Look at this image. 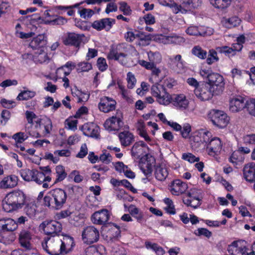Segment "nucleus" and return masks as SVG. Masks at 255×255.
I'll list each match as a JSON object with an SVG mask.
<instances>
[{
    "mask_svg": "<svg viewBox=\"0 0 255 255\" xmlns=\"http://www.w3.org/2000/svg\"><path fill=\"white\" fill-rule=\"evenodd\" d=\"M200 74L214 95L220 96L223 93L225 90V82L222 75L205 69H201Z\"/></svg>",
    "mask_w": 255,
    "mask_h": 255,
    "instance_id": "nucleus-1",
    "label": "nucleus"
},
{
    "mask_svg": "<svg viewBox=\"0 0 255 255\" xmlns=\"http://www.w3.org/2000/svg\"><path fill=\"white\" fill-rule=\"evenodd\" d=\"M25 204V194L20 190H14L6 195L3 200L2 208L9 213L21 209Z\"/></svg>",
    "mask_w": 255,
    "mask_h": 255,
    "instance_id": "nucleus-2",
    "label": "nucleus"
},
{
    "mask_svg": "<svg viewBox=\"0 0 255 255\" xmlns=\"http://www.w3.org/2000/svg\"><path fill=\"white\" fill-rule=\"evenodd\" d=\"M209 117L215 126L221 128L226 127L230 121V118L225 112L218 110H212Z\"/></svg>",
    "mask_w": 255,
    "mask_h": 255,
    "instance_id": "nucleus-3",
    "label": "nucleus"
},
{
    "mask_svg": "<svg viewBox=\"0 0 255 255\" xmlns=\"http://www.w3.org/2000/svg\"><path fill=\"white\" fill-rule=\"evenodd\" d=\"M41 228L47 235L52 237L59 235L62 229V224L56 221H45L40 225Z\"/></svg>",
    "mask_w": 255,
    "mask_h": 255,
    "instance_id": "nucleus-4",
    "label": "nucleus"
},
{
    "mask_svg": "<svg viewBox=\"0 0 255 255\" xmlns=\"http://www.w3.org/2000/svg\"><path fill=\"white\" fill-rule=\"evenodd\" d=\"M99 237V230L93 226L85 227L82 233V240L87 244L91 245L97 242Z\"/></svg>",
    "mask_w": 255,
    "mask_h": 255,
    "instance_id": "nucleus-5",
    "label": "nucleus"
},
{
    "mask_svg": "<svg viewBox=\"0 0 255 255\" xmlns=\"http://www.w3.org/2000/svg\"><path fill=\"white\" fill-rule=\"evenodd\" d=\"M123 116L122 113H117V115L107 119L104 127L109 131H117L120 130L124 126Z\"/></svg>",
    "mask_w": 255,
    "mask_h": 255,
    "instance_id": "nucleus-6",
    "label": "nucleus"
},
{
    "mask_svg": "<svg viewBox=\"0 0 255 255\" xmlns=\"http://www.w3.org/2000/svg\"><path fill=\"white\" fill-rule=\"evenodd\" d=\"M61 244L59 249V245L57 246L56 250L51 252L52 255H64L68 253L74 246V239L69 236H65L62 240H61Z\"/></svg>",
    "mask_w": 255,
    "mask_h": 255,
    "instance_id": "nucleus-7",
    "label": "nucleus"
},
{
    "mask_svg": "<svg viewBox=\"0 0 255 255\" xmlns=\"http://www.w3.org/2000/svg\"><path fill=\"white\" fill-rule=\"evenodd\" d=\"M20 175L23 180L26 181H34L38 184L44 179L43 173L36 170L25 169L20 171Z\"/></svg>",
    "mask_w": 255,
    "mask_h": 255,
    "instance_id": "nucleus-8",
    "label": "nucleus"
},
{
    "mask_svg": "<svg viewBox=\"0 0 255 255\" xmlns=\"http://www.w3.org/2000/svg\"><path fill=\"white\" fill-rule=\"evenodd\" d=\"M194 93L196 97L201 101H206L211 100L213 96H216L212 92V90L205 83H202L196 89L194 90Z\"/></svg>",
    "mask_w": 255,
    "mask_h": 255,
    "instance_id": "nucleus-9",
    "label": "nucleus"
},
{
    "mask_svg": "<svg viewBox=\"0 0 255 255\" xmlns=\"http://www.w3.org/2000/svg\"><path fill=\"white\" fill-rule=\"evenodd\" d=\"M85 37L84 34L68 32L63 40V43L65 45L74 46L75 48H79Z\"/></svg>",
    "mask_w": 255,
    "mask_h": 255,
    "instance_id": "nucleus-10",
    "label": "nucleus"
},
{
    "mask_svg": "<svg viewBox=\"0 0 255 255\" xmlns=\"http://www.w3.org/2000/svg\"><path fill=\"white\" fill-rule=\"evenodd\" d=\"M116 23V20L114 18L106 17L100 20H95L91 24V26L97 31L105 30L106 31H109Z\"/></svg>",
    "mask_w": 255,
    "mask_h": 255,
    "instance_id": "nucleus-11",
    "label": "nucleus"
},
{
    "mask_svg": "<svg viewBox=\"0 0 255 255\" xmlns=\"http://www.w3.org/2000/svg\"><path fill=\"white\" fill-rule=\"evenodd\" d=\"M247 101L246 98L240 95L233 97L230 100V110L233 113L240 112L245 108L247 109Z\"/></svg>",
    "mask_w": 255,
    "mask_h": 255,
    "instance_id": "nucleus-12",
    "label": "nucleus"
},
{
    "mask_svg": "<svg viewBox=\"0 0 255 255\" xmlns=\"http://www.w3.org/2000/svg\"><path fill=\"white\" fill-rule=\"evenodd\" d=\"M245 243L244 241H234L228 246L227 250L229 253L233 255H249L248 249L244 245Z\"/></svg>",
    "mask_w": 255,
    "mask_h": 255,
    "instance_id": "nucleus-13",
    "label": "nucleus"
},
{
    "mask_svg": "<svg viewBox=\"0 0 255 255\" xmlns=\"http://www.w3.org/2000/svg\"><path fill=\"white\" fill-rule=\"evenodd\" d=\"M110 216L109 211L104 209L95 212L91 216V221L94 224L104 225L108 222Z\"/></svg>",
    "mask_w": 255,
    "mask_h": 255,
    "instance_id": "nucleus-14",
    "label": "nucleus"
},
{
    "mask_svg": "<svg viewBox=\"0 0 255 255\" xmlns=\"http://www.w3.org/2000/svg\"><path fill=\"white\" fill-rule=\"evenodd\" d=\"M117 102L112 98L103 97L101 98L98 104V108L100 111L107 113L115 110Z\"/></svg>",
    "mask_w": 255,
    "mask_h": 255,
    "instance_id": "nucleus-15",
    "label": "nucleus"
},
{
    "mask_svg": "<svg viewBox=\"0 0 255 255\" xmlns=\"http://www.w3.org/2000/svg\"><path fill=\"white\" fill-rule=\"evenodd\" d=\"M81 130L86 136L95 138H99L100 136V127L94 123H87L83 125Z\"/></svg>",
    "mask_w": 255,
    "mask_h": 255,
    "instance_id": "nucleus-16",
    "label": "nucleus"
},
{
    "mask_svg": "<svg viewBox=\"0 0 255 255\" xmlns=\"http://www.w3.org/2000/svg\"><path fill=\"white\" fill-rule=\"evenodd\" d=\"M146 148H147V146L144 141H138L136 142L131 148V155L133 157H136L139 159H142L144 156H146L145 159H147V154L144 151Z\"/></svg>",
    "mask_w": 255,
    "mask_h": 255,
    "instance_id": "nucleus-17",
    "label": "nucleus"
},
{
    "mask_svg": "<svg viewBox=\"0 0 255 255\" xmlns=\"http://www.w3.org/2000/svg\"><path fill=\"white\" fill-rule=\"evenodd\" d=\"M47 38L44 34H39L33 38L29 44L32 49L40 50L47 49Z\"/></svg>",
    "mask_w": 255,
    "mask_h": 255,
    "instance_id": "nucleus-18",
    "label": "nucleus"
},
{
    "mask_svg": "<svg viewBox=\"0 0 255 255\" xmlns=\"http://www.w3.org/2000/svg\"><path fill=\"white\" fill-rule=\"evenodd\" d=\"M196 4V2L192 4H189L186 2H182L181 4L178 5L174 1H173L168 6L172 9L173 12L175 14L179 12L185 14L188 11H190L195 9Z\"/></svg>",
    "mask_w": 255,
    "mask_h": 255,
    "instance_id": "nucleus-19",
    "label": "nucleus"
},
{
    "mask_svg": "<svg viewBox=\"0 0 255 255\" xmlns=\"http://www.w3.org/2000/svg\"><path fill=\"white\" fill-rule=\"evenodd\" d=\"M120 149L113 146H108L107 149L102 151V154L99 156V159H110L115 157L121 158L123 155L122 153H119Z\"/></svg>",
    "mask_w": 255,
    "mask_h": 255,
    "instance_id": "nucleus-20",
    "label": "nucleus"
},
{
    "mask_svg": "<svg viewBox=\"0 0 255 255\" xmlns=\"http://www.w3.org/2000/svg\"><path fill=\"white\" fill-rule=\"evenodd\" d=\"M187 189V184L178 179L174 180L170 186L171 193L177 196L185 193Z\"/></svg>",
    "mask_w": 255,
    "mask_h": 255,
    "instance_id": "nucleus-21",
    "label": "nucleus"
},
{
    "mask_svg": "<svg viewBox=\"0 0 255 255\" xmlns=\"http://www.w3.org/2000/svg\"><path fill=\"white\" fill-rule=\"evenodd\" d=\"M171 103L177 108L186 109L188 106L189 101L185 95L180 94L172 96Z\"/></svg>",
    "mask_w": 255,
    "mask_h": 255,
    "instance_id": "nucleus-22",
    "label": "nucleus"
},
{
    "mask_svg": "<svg viewBox=\"0 0 255 255\" xmlns=\"http://www.w3.org/2000/svg\"><path fill=\"white\" fill-rule=\"evenodd\" d=\"M76 64L72 61H68L66 64L57 69L56 75L59 78L63 77H67L69 75L72 71L75 68Z\"/></svg>",
    "mask_w": 255,
    "mask_h": 255,
    "instance_id": "nucleus-23",
    "label": "nucleus"
},
{
    "mask_svg": "<svg viewBox=\"0 0 255 255\" xmlns=\"http://www.w3.org/2000/svg\"><path fill=\"white\" fill-rule=\"evenodd\" d=\"M56 198L57 208L58 210L63 208L66 202L67 195L66 192L61 188H55L53 189Z\"/></svg>",
    "mask_w": 255,
    "mask_h": 255,
    "instance_id": "nucleus-24",
    "label": "nucleus"
},
{
    "mask_svg": "<svg viewBox=\"0 0 255 255\" xmlns=\"http://www.w3.org/2000/svg\"><path fill=\"white\" fill-rule=\"evenodd\" d=\"M36 125L35 127L40 128L43 127L44 128V133L45 134L50 133L52 128V124L51 119L47 116H43L37 119L35 122Z\"/></svg>",
    "mask_w": 255,
    "mask_h": 255,
    "instance_id": "nucleus-25",
    "label": "nucleus"
},
{
    "mask_svg": "<svg viewBox=\"0 0 255 255\" xmlns=\"http://www.w3.org/2000/svg\"><path fill=\"white\" fill-rule=\"evenodd\" d=\"M244 177L247 181H255V163L251 162L246 164L243 170Z\"/></svg>",
    "mask_w": 255,
    "mask_h": 255,
    "instance_id": "nucleus-26",
    "label": "nucleus"
},
{
    "mask_svg": "<svg viewBox=\"0 0 255 255\" xmlns=\"http://www.w3.org/2000/svg\"><path fill=\"white\" fill-rule=\"evenodd\" d=\"M156 160H139L138 166L145 175H150L153 167L156 165Z\"/></svg>",
    "mask_w": 255,
    "mask_h": 255,
    "instance_id": "nucleus-27",
    "label": "nucleus"
},
{
    "mask_svg": "<svg viewBox=\"0 0 255 255\" xmlns=\"http://www.w3.org/2000/svg\"><path fill=\"white\" fill-rule=\"evenodd\" d=\"M56 201L55 196L53 189L49 191L43 198V204L45 206L53 210H58V209Z\"/></svg>",
    "mask_w": 255,
    "mask_h": 255,
    "instance_id": "nucleus-28",
    "label": "nucleus"
},
{
    "mask_svg": "<svg viewBox=\"0 0 255 255\" xmlns=\"http://www.w3.org/2000/svg\"><path fill=\"white\" fill-rule=\"evenodd\" d=\"M31 234L28 231L23 230L19 234V241L20 245L26 250H30L32 248L30 244L31 240Z\"/></svg>",
    "mask_w": 255,
    "mask_h": 255,
    "instance_id": "nucleus-29",
    "label": "nucleus"
},
{
    "mask_svg": "<svg viewBox=\"0 0 255 255\" xmlns=\"http://www.w3.org/2000/svg\"><path fill=\"white\" fill-rule=\"evenodd\" d=\"M187 34L190 35L202 36H205L210 35V33L208 32L207 28L202 26H189L186 30Z\"/></svg>",
    "mask_w": 255,
    "mask_h": 255,
    "instance_id": "nucleus-30",
    "label": "nucleus"
},
{
    "mask_svg": "<svg viewBox=\"0 0 255 255\" xmlns=\"http://www.w3.org/2000/svg\"><path fill=\"white\" fill-rule=\"evenodd\" d=\"M17 181L18 178L15 175L5 177L0 182V188L6 189L14 187L17 185Z\"/></svg>",
    "mask_w": 255,
    "mask_h": 255,
    "instance_id": "nucleus-31",
    "label": "nucleus"
},
{
    "mask_svg": "<svg viewBox=\"0 0 255 255\" xmlns=\"http://www.w3.org/2000/svg\"><path fill=\"white\" fill-rule=\"evenodd\" d=\"M119 138L122 145L127 146L129 145L134 140L133 134L129 131H124L119 134Z\"/></svg>",
    "mask_w": 255,
    "mask_h": 255,
    "instance_id": "nucleus-32",
    "label": "nucleus"
},
{
    "mask_svg": "<svg viewBox=\"0 0 255 255\" xmlns=\"http://www.w3.org/2000/svg\"><path fill=\"white\" fill-rule=\"evenodd\" d=\"M46 49L37 50L33 54V62L35 63H43L49 60Z\"/></svg>",
    "mask_w": 255,
    "mask_h": 255,
    "instance_id": "nucleus-33",
    "label": "nucleus"
},
{
    "mask_svg": "<svg viewBox=\"0 0 255 255\" xmlns=\"http://www.w3.org/2000/svg\"><path fill=\"white\" fill-rule=\"evenodd\" d=\"M155 178L159 181H164L168 176L167 169L162 165L158 164L155 167Z\"/></svg>",
    "mask_w": 255,
    "mask_h": 255,
    "instance_id": "nucleus-34",
    "label": "nucleus"
},
{
    "mask_svg": "<svg viewBox=\"0 0 255 255\" xmlns=\"http://www.w3.org/2000/svg\"><path fill=\"white\" fill-rule=\"evenodd\" d=\"M241 21V19L238 16H233L224 19L222 22L226 27L228 28H231L239 26Z\"/></svg>",
    "mask_w": 255,
    "mask_h": 255,
    "instance_id": "nucleus-35",
    "label": "nucleus"
},
{
    "mask_svg": "<svg viewBox=\"0 0 255 255\" xmlns=\"http://www.w3.org/2000/svg\"><path fill=\"white\" fill-rule=\"evenodd\" d=\"M156 101L160 105L167 106L172 102V95L166 90L156 98Z\"/></svg>",
    "mask_w": 255,
    "mask_h": 255,
    "instance_id": "nucleus-36",
    "label": "nucleus"
},
{
    "mask_svg": "<svg viewBox=\"0 0 255 255\" xmlns=\"http://www.w3.org/2000/svg\"><path fill=\"white\" fill-rule=\"evenodd\" d=\"M128 211L130 215L136 219L138 222L141 223L142 222L143 214L138 208H136L133 205H131L128 208Z\"/></svg>",
    "mask_w": 255,
    "mask_h": 255,
    "instance_id": "nucleus-37",
    "label": "nucleus"
},
{
    "mask_svg": "<svg viewBox=\"0 0 255 255\" xmlns=\"http://www.w3.org/2000/svg\"><path fill=\"white\" fill-rule=\"evenodd\" d=\"M81 3H75L72 5H56L54 7V9L57 10H67V14L69 16H74L75 14V10L74 8L78 7Z\"/></svg>",
    "mask_w": 255,
    "mask_h": 255,
    "instance_id": "nucleus-38",
    "label": "nucleus"
},
{
    "mask_svg": "<svg viewBox=\"0 0 255 255\" xmlns=\"http://www.w3.org/2000/svg\"><path fill=\"white\" fill-rule=\"evenodd\" d=\"M232 0H210V3L215 8L223 9L227 8Z\"/></svg>",
    "mask_w": 255,
    "mask_h": 255,
    "instance_id": "nucleus-39",
    "label": "nucleus"
},
{
    "mask_svg": "<svg viewBox=\"0 0 255 255\" xmlns=\"http://www.w3.org/2000/svg\"><path fill=\"white\" fill-rule=\"evenodd\" d=\"M190 139L192 148H197L202 144L200 131L194 132L193 135L190 137Z\"/></svg>",
    "mask_w": 255,
    "mask_h": 255,
    "instance_id": "nucleus-40",
    "label": "nucleus"
},
{
    "mask_svg": "<svg viewBox=\"0 0 255 255\" xmlns=\"http://www.w3.org/2000/svg\"><path fill=\"white\" fill-rule=\"evenodd\" d=\"M166 89L163 85L155 83L153 84L151 88V94L155 98H157L160 95L163 93Z\"/></svg>",
    "mask_w": 255,
    "mask_h": 255,
    "instance_id": "nucleus-41",
    "label": "nucleus"
},
{
    "mask_svg": "<svg viewBox=\"0 0 255 255\" xmlns=\"http://www.w3.org/2000/svg\"><path fill=\"white\" fill-rule=\"evenodd\" d=\"M36 93L30 90L21 91L17 96L16 99L18 101H27L33 98Z\"/></svg>",
    "mask_w": 255,
    "mask_h": 255,
    "instance_id": "nucleus-42",
    "label": "nucleus"
},
{
    "mask_svg": "<svg viewBox=\"0 0 255 255\" xmlns=\"http://www.w3.org/2000/svg\"><path fill=\"white\" fill-rule=\"evenodd\" d=\"M147 56L149 61L153 63L154 65H156L161 62L162 56L161 54L158 51L152 52L149 51L147 52Z\"/></svg>",
    "mask_w": 255,
    "mask_h": 255,
    "instance_id": "nucleus-43",
    "label": "nucleus"
},
{
    "mask_svg": "<svg viewBox=\"0 0 255 255\" xmlns=\"http://www.w3.org/2000/svg\"><path fill=\"white\" fill-rule=\"evenodd\" d=\"M200 199L199 198H186L185 197L183 198V202L184 204L187 206H190L194 209L198 208L200 205Z\"/></svg>",
    "mask_w": 255,
    "mask_h": 255,
    "instance_id": "nucleus-44",
    "label": "nucleus"
},
{
    "mask_svg": "<svg viewBox=\"0 0 255 255\" xmlns=\"http://www.w3.org/2000/svg\"><path fill=\"white\" fill-rule=\"evenodd\" d=\"M55 170L56 178L55 182H58L63 180L67 175L64 167L62 165H58L56 167Z\"/></svg>",
    "mask_w": 255,
    "mask_h": 255,
    "instance_id": "nucleus-45",
    "label": "nucleus"
},
{
    "mask_svg": "<svg viewBox=\"0 0 255 255\" xmlns=\"http://www.w3.org/2000/svg\"><path fill=\"white\" fill-rule=\"evenodd\" d=\"M192 53L201 59H205L207 57V53L199 46H195L192 49Z\"/></svg>",
    "mask_w": 255,
    "mask_h": 255,
    "instance_id": "nucleus-46",
    "label": "nucleus"
},
{
    "mask_svg": "<svg viewBox=\"0 0 255 255\" xmlns=\"http://www.w3.org/2000/svg\"><path fill=\"white\" fill-rule=\"evenodd\" d=\"M139 24L145 22L147 25H151L155 23V18L154 15L151 13L145 14L143 17H140L138 19Z\"/></svg>",
    "mask_w": 255,
    "mask_h": 255,
    "instance_id": "nucleus-47",
    "label": "nucleus"
},
{
    "mask_svg": "<svg viewBox=\"0 0 255 255\" xmlns=\"http://www.w3.org/2000/svg\"><path fill=\"white\" fill-rule=\"evenodd\" d=\"M207 145L214 147L217 151L221 152L223 144L220 138L219 137H214L212 138L209 143L207 144Z\"/></svg>",
    "mask_w": 255,
    "mask_h": 255,
    "instance_id": "nucleus-48",
    "label": "nucleus"
},
{
    "mask_svg": "<svg viewBox=\"0 0 255 255\" xmlns=\"http://www.w3.org/2000/svg\"><path fill=\"white\" fill-rule=\"evenodd\" d=\"M126 54L124 53L120 52L119 53L117 49L115 48H111L110 50V52L108 55V58L109 59L115 60H119L120 57H125L126 56Z\"/></svg>",
    "mask_w": 255,
    "mask_h": 255,
    "instance_id": "nucleus-49",
    "label": "nucleus"
},
{
    "mask_svg": "<svg viewBox=\"0 0 255 255\" xmlns=\"http://www.w3.org/2000/svg\"><path fill=\"white\" fill-rule=\"evenodd\" d=\"M206 58V62L209 65H211L219 60L217 52L213 49L209 50L208 56Z\"/></svg>",
    "mask_w": 255,
    "mask_h": 255,
    "instance_id": "nucleus-50",
    "label": "nucleus"
},
{
    "mask_svg": "<svg viewBox=\"0 0 255 255\" xmlns=\"http://www.w3.org/2000/svg\"><path fill=\"white\" fill-rule=\"evenodd\" d=\"M205 154H207L210 157H213L214 159H218L221 152L215 149L214 147L206 145L205 146Z\"/></svg>",
    "mask_w": 255,
    "mask_h": 255,
    "instance_id": "nucleus-51",
    "label": "nucleus"
},
{
    "mask_svg": "<svg viewBox=\"0 0 255 255\" xmlns=\"http://www.w3.org/2000/svg\"><path fill=\"white\" fill-rule=\"evenodd\" d=\"M92 68V64L87 62H80L77 64L76 68L78 73L88 72Z\"/></svg>",
    "mask_w": 255,
    "mask_h": 255,
    "instance_id": "nucleus-52",
    "label": "nucleus"
},
{
    "mask_svg": "<svg viewBox=\"0 0 255 255\" xmlns=\"http://www.w3.org/2000/svg\"><path fill=\"white\" fill-rule=\"evenodd\" d=\"M200 133L202 144L204 145V148H205L207 144L209 143L211 140L212 133L209 131H204L203 130L200 131Z\"/></svg>",
    "mask_w": 255,
    "mask_h": 255,
    "instance_id": "nucleus-53",
    "label": "nucleus"
},
{
    "mask_svg": "<svg viewBox=\"0 0 255 255\" xmlns=\"http://www.w3.org/2000/svg\"><path fill=\"white\" fill-rule=\"evenodd\" d=\"M120 5L119 9L123 12L125 15H129L131 14L132 10L130 6L125 1H121L119 2Z\"/></svg>",
    "mask_w": 255,
    "mask_h": 255,
    "instance_id": "nucleus-54",
    "label": "nucleus"
},
{
    "mask_svg": "<svg viewBox=\"0 0 255 255\" xmlns=\"http://www.w3.org/2000/svg\"><path fill=\"white\" fill-rule=\"evenodd\" d=\"M10 9V4L6 0H0V17Z\"/></svg>",
    "mask_w": 255,
    "mask_h": 255,
    "instance_id": "nucleus-55",
    "label": "nucleus"
},
{
    "mask_svg": "<svg viewBox=\"0 0 255 255\" xmlns=\"http://www.w3.org/2000/svg\"><path fill=\"white\" fill-rule=\"evenodd\" d=\"M78 12L82 18L87 19L91 17L95 13L93 10L85 8L79 10Z\"/></svg>",
    "mask_w": 255,
    "mask_h": 255,
    "instance_id": "nucleus-56",
    "label": "nucleus"
},
{
    "mask_svg": "<svg viewBox=\"0 0 255 255\" xmlns=\"http://www.w3.org/2000/svg\"><path fill=\"white\" fill-rule=\"evenodd\" d=\"M24 210L26 214L29 217H33L36 213V206L34 204H27Z\"/></svg>",
    "mask_w": 255,
    "mask_h": 255,
    "instance_id": "nucleus-57",
    "label": "nucleus"
},
{
    "mask_svg": "<svg viewBox=\"0 0 255 255\" xmlns=\"http://www.w3.org/2000/svg\"><path fill=\"white\" fill-rule=\"evenodd\" d=\"M113 226L109 230V234L112 235V238H118L120 236L121 230L120 226L115 223H111Z\"/></svg>",
    "mask_w": 255,
    "mask_h": 255,
    "instance_id": "nucleus-58",
    "label": "nucleus"
},
{
    "mask_svg": "<svg viewBox=\"0 0 255 255\" xmlns=\"http://www.w3.org/2000/svg\"><path fill=\"white\" fill-rule=\"evenodd\" d=\"M247 110L250 115L255 117V99L247 101Z\"/></svg>",
    "mask_w": 255,
    "mask_h": 255,
    "instance_id": "nucleus-59",
    "label": "nucleus"
},
{
    "mask_svg": "<svg viewBox=\"0 0 255 255\" xmlns=\"http://www.w3.org/2000/svg\"><path fill=\"white\" fill-rule=\"evenodd\" d=\"M180 131L183 138H187L189 137V134L191 131V127L189 124H185Z\"/></svg>",
    "mask_w": 255,
    "mask_h": 255,
    "instance_id": "nucleus-60",
    "label": "nucleus"
},
{
    "mask_svg": "<svg viewBox=\"0 0 255 255\" xmlns=\"http://www.w3.org/2000/svg\"><path fill=\"white\" fill-rule=\"evenodd\" d=\"M97 66L99 70L101 72L106 71L108 68V65L106 59L103 57H99L97 61Z\"/></svg>",
    "mask_w": 255,
    "mask_h": 255,
    "instance_id": "nucleus-61",
    "label": "nucleus"
},
{
    "mask_svg": "<svg viewBox=\"0 0 255 255\" xmlns=\"http://www.w3.org/2000/svg\"><path fill=\"white\" fill-rule=\"evenodd\" d=\"M7 232H12L17 228V224L11 218H6Z\"/></svg>",
    "mask_w": 255,
    "mask_h": 255,
    "instance_id": "nucleus-62",
    "label": "nucleus"
},
{
    "mask_svg": "<svg viewBox=\"0 0 255 255\" xmlns=\"http://www.w3.org/2000/svg\"><path fill=\"white\" fill-rule=\"evenodd\" d=\"M127 87L128 89H132L136 83V80L134 76L131 73L128 72L127 74Z\"/></svg>",
    "mask_w": 255,
    "mask_h": 255,
    "instance_id": "nucleus-63",
    "label": "nucleus"
},
{
    "mask_svg": "<svg viewBox=\"0 0 255 255\" xmlns=\"http://www.w3.org/2000/svg\"><path fill=\"white\" fill-rule=\"evenodd\" d=\"M85 255H102L94 246H90L85 250Z\"/></svg>",
    "mask_w": 255,
    "mask_h": 255,
    "instance_id": "nucleus-64",
    "label": "nucleus"
}]
</instances>
